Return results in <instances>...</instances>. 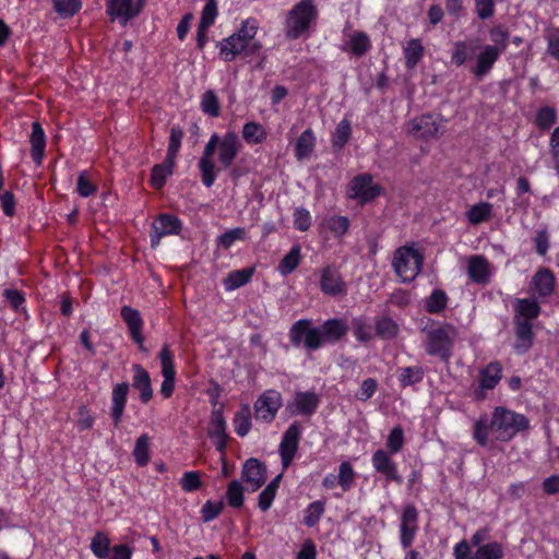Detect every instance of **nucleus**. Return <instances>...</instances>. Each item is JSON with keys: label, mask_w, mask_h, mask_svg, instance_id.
Returning <instances> with one entry per match:
<instances>
[{"label": "nucleus", "mask_w": 559, "mask_h": 559, "mask_svg": "<svg viewBox=\"0 0 559 559\" xmlns=\"http://www.w3.org/2000/svg\"><path fill=\"white\" fill-rule=\"evenodd\" d=\"M352 134V124L349 120L343 119L335 128L332 135V146L335 151H340L348 142Z\"/></svg>", "instance_id": "35"}, {"label": "nucleus", "mask_w": 559, "mask_h": 559, "mask_svg": "<svg viewBox=\"0 0 559 559\" xmlns=\"http://www.w3.org/2000/svg\"><path fill=\"white\" fill-rule=\"evenodd\" d=\"M514 320L515 343L514 349L520 353H526L533 345L534 332L532 322H526L524 319Z\"/></svg>", "instance_id": "17"}, {"label": "nucleus", "mask_w": 559, "mask_h": 559, "mask_svg": "<svg viewBox=\"0 0 559 559\" xmlns=\"http://www.w3.org/2000/svg\"><path fill=\"white\" fill-rule=\"evenodd\" d=\"M490 40L493 45H490L492 48H496L498 52L502 53L506 51L508 47L509 32L507 28L502 26H495L489 31Z\"/></svg>", "instance_id": "51"}, {"label": "nucleus", "mask_w": 559, "mask_h": 559, "mask_svg": "<svg viewBox=\"0 0 559 559\" xmlns=\"http://www.w3.org/2000/svg\"><path fill=\"white\" fill-rule=\"evenodd\" d=\"M282 405L281 394L270 390L259 396L254 403V415L258 420L270 423L274 419Z\"/></svg>", "instance_id": "8"}, {"label": "nucleus", "mask_w": 559, "mask_h": 559, "mask_svg": "<svg viewBox=\"0 0 559 559\" xmlns=\"http://www.w3.org/2000/svg\"><path fill=\"white\" fill-rule=\"evenodd\" d=\"M490 428L497 433V439L506 442L516 433L527 430L530 420L526 416L506 407H496L492 413Z\"/></svg>", "instance_id": "3"}, {"label": "nucleus", "mask_w": 559, "mask_h": 559, "mask_svg": "<svg viewBox=\"0 0 559 559\" xmlns=\"http://www.w3.org/2000/svg\"><path fill=\"white\" fill-rule=\"evenodd\" d=\"M424 56V47L419 39L414 38L408 40L404 49L405 66L407 69H413L417 66Z\"/></svg>", "instance_id": "34"}, {"label": "nucleus", "mask_w": 559, "mask_h": 559, "mask_svg": "<svg viewBox=\"0 0 559 559\" xmlns=\"http://www.w3.org/2000/svg\"><path fill=\"white\" fill-rule=\"evenodd\" d=\"M148 441L147 435H141L135 442L133 455L139 466H145L150 461Z\"/></svg>", "instance_id": "49"}, {"label": "nucleus", "mask_w": 559, "mask_h": 559, "mask_svg": "<svg viewBox=\"0 0 559 559\" xmlns=\"http://www.w3.org/2000/svg\"><path fill=\"white\" fill-rule=\"evenodd\" d=\"M399 332L397 324L388 317L380 318L376 321V335L383 340H391Z\"/></svg>", "instance_id": "45"}, {"label": "nucleus", "mask_w": 559, "mask_h": 559, "mask_svg": "<svg viewBox=\"0 0 559 559\" xmlns=\"http://www.w3.org/2000/svg\"><path fill=\"white\" fill-rule=\"evenodd\" d=\"M134 374L132 379V386L140 391V400L146 404L153 396V389L148 372L139 364L132 367Z\"/></svg>", "instance_id": "19"}, {"label": "nucleus", "mask_w": 559, "mask_h": 559, "mask_svg": "<svg viewBox=\"0 0 559 559\" xmlns=\"http://www.w3.org/2000/svg\"><path fill=\"white\" fill-rule=\"evenodd\" d=\"M320 286L324 294L332 296H336L345 292L344 283L338 272L331 267H326L323 270Z\"/></svg>", "instance_id": "24"}, {"label": "nucleus", "mask_w": 559, "mask_h": 559, "mask_svg": "<svg viewBox=\"0 0 559 559\" xmlns=\"http://www.w3.org/2000/svg\"><path fill=\"white\" fill-rule=\"evenodd\" d=\"M467 273L474 283L487 284L490 276L488 260L483 255H472L468 260Z\"/></svg>", "instance_id": "21"}, {"label": "nucleus", "mask_w": 559, "mask_h": 559, "mask_svg": "<svg viewBox=\"0 0 559 559\" xmlns=\"http://www.w3.org/2000/svg\"><path fill=\"white\" fill-rule=\"evenodd\" d=\"M409 132L419 138H432L440 133V127L431 115H423L409 123Z\"/></svg>", "instance_id": "20"}, {"label": "nucleus", "mask_w": 559, "mask_h": 559, "mask_svg": "<svg viewBox=\"0 0 559 559\" xmlns=\"http://www.w3.org/2000/svg\"><path fill=\"white\" fill-rule=\"evenodd\" d=\"M300 435L301 430L298 423L292 424L284 432L280 444V455L284 467H287L292 463L298 450Z\"/></svg>", "instance_id": "11"}, {"label": "nucleus", "mask_w": 559, "mask_h": 559, "mask_svg": "<svg viewBox=\"0 0 559 559\" xmlns=\"http://www.w3.org/2000/svg\"><path fill=\"white\" fill-rule=\"evenodd\" d=\"M240 141L236 133L224 135L218 147V159L223 169L229 168L240 150Z\"/></svg>", "instance_id": "15"}, {"label": "nucleus", "mask_w": 559, "mask_h": 559, "mask_svg": "<svg viewBox=\"0 0 559 559\" xmlns=\"http://www.w3.org/2000/svg\"><path fill=\"white\" fill-rule=\"evenodd\" d=\"M181 230V222L171 214H160L152 225L151 246L157 247L160 239L167 235H177Z\"/></svg>", "instance_id": "10"}, {"label": "nucleus", "mask_w": 559, "mask_h": 559, "mask_svg": "<svg viewBox=\"0 0 559 559\" xmlns=\"http://www.w3.org/2000/svg\"><path fill=\"white\" fill-rule=\"evenodd\" d=\"M55 11L62 17H71L76 14L81 8V0H51Z\"/></svg>", "instance_id": "47"}, {"label": "nucleus", "mask_w": 559, "mask_h": 559, "mask_svg": "<svg viewBox=\"0 0 559 559\" xmlns=\"http://www.w3.org/2000/svg\"><path fill=\"white\" fill-rule=\"evenodd\" d=\"M29 141L32 144L31 156L37 165H40L45 152L46 138L44 130L38 121H35L32 124V134Z\"/></svg>", "instance_id": "25"}, {"label": "nucleus", "mask_w": 559, "mask_h": 559, "mask_svg": "<svg viewBox=\"0 0 559 559\" xmlns=\"http://www.w3.org/2000/svg\"><path fill=\"white\" fill-rule=\"evenodd\" d=\"M372 466L378 473L382 474L388 481H394L399 485L403 483V477L397 473L396 464L385 451L377 450L373 453Z\"/></svg>", "instance_id": "14"}, {"label": "nucleus", "mask_w": 559, "mask_h": 559, "mask_svg": "<svg viewBox=\"0 0 559 559\" xmlns=\"http://www.w3.org/2000/svg\"><path fill=\"white\" fill-rule=\"evenodd\" d=\"M448 305V296L442 289H435L426 299V310L429 313H440Z\"/></svg>", "instance_id": "44"}, {"label": "nucleus", "mask_w": 559, "mask_h": 559, "mask_svg": "<svg viewBox=\"0 0 559 559\" xmlns=\"http://www.w3.org/2000/svg\"><path fill=\"white\" fill-rule=\"evenodd\" d=\"M500 55L501 53L498 52L496 48H492L490 45H485L477 56L476 66L472 70L473 74L478 79L488 74Z\"/></svg>", "instance_id": "18"}, {"label": "nucleus", "mask_w": 559, "mask_h": 559, "mask_svg": "<svg viewBox=\"0 0 559 559\" xmlns=\"http://www.w3.org/2000/svg\"><path fill=\"white\" fill-rule=\"evenodd\" d=\"M300 262V247L294 246L278 264V272L282 275H288L297 269Z\"/></svg>", "instance_id": "40"}, {"label": "nucleus", "mask_w": 559, "mask_h": 559, "mask_svg": "<svg viewBox=\"0 0 559 559\" xmlns=\"http://www.w3.org/2000/svg\"><path fill=\"white\" fill-rule=\"evenodd\" d=\"M207 435L211 439L222 437L226 433V420L223 415V409L214 408L211 414V420L207 428Z\"/></svg>", "instance_id": "36"}, {"label": "nucleus", "mask_w": 559, "mask_h": 559, "mask_svg": "<svg viewBox=\"0 0 559 559\" xmlns=\"http://www.w3.org/2000/svg\"><path fill=\"white\" fill-rule=\"evenodd\" d=\"M319 405V397L313 392H299L295 396L294 414L312 415Z\"/></svg>", "instance_id": "26"}, {"label": "nucleus", "mask_w": 559, "mask_h": 559, "mask_svg": "<svg viewBox=\"0 0 559 559\" xmlns=\"http://www.w3.org/2000/svg\"><path fill=\"white\" fill-rule=\"evenodd\" d=\"M243 486L239 480H231L225 493L226 501L229 507L239 509L243 506Z\"/></svg>", "instance_id": "39"}, {"label": "nucleus", "mask_w": 559, "mask_h": 559, "mask_svg": "<svg viewBox=\"0 0 559 559\" xmlns=\"http://www.w3.org/2000/svg\"><path fill=\"white\" fill-rule=\"evenodd\" d=\"M129 383L121 382L112 388L110 416L115 427H119L129 394Z\"/></svg>", "instance_id": "16"}, {"label": "nucleus", "mask_w": 559, "mask_h": 559, "mask_svg": "<svg viewBox=\"0 0 559 559\" xmlns=\"http://www.w3.org/2000/svg\"><path fill=\"white\" fill-rule=\"evenodd\" d=\"M403 443H404L403 429L400 426L394 427L388 436L386 447L389 448L390 452L392 454H394V453H397L402 449Z\"/></svg>", "instance_id": "57"}, {"label": "nucleus", "mask_w": 559, "mask_h": 559, "mask_svg": "<svg viewBox=\"0 0 559 559\" xmlns=\"http://www.w3.org/2000/svg\"><path fill=\"white\" fill-rule=\"evenodd\" d=\"M349 328L342 319H330L318 328L311 326V321L300 319L289 330V340L293 346L317 350L325 343H337L345 336Z\"/></svg>", "instance_id": "1"}, {"label": "nucleus", "mask_w": 559, "mask_h": 559, "mask_svg": "<svg viewBox=\"0 0 559 559\" xmlns=\"http://www.w3.org/2000/svg\"><path fill=\"white\" fill-rule=\"evenodd\" d=\"M224 509V502L223 501H206L204 506L202 507L201 513L202 519L204 522H210L217 518Z\"/></svg>", "instance_id": "60"}, {"label": "nucleus", "mask_w": 559, "mask_h": 559, "mask_svg": "<svg viewBox=\"0 0 559 559\" xmlns=\"http://www.w3.org/2000/svg\"><path fill=\"white\" fill-rule=\"evenodd\" d=\"M337 478L344 491L350 488L354 481V469L348 462L341 463Z\"/></svg>", "instance_id": "61"}, {"label": "nucleus", "mask_w": 559, "mask_h": 559, "mask_svg": "<svg viewBox=\"0 0 559 559\" xmlns=\"http://www.w3.org/2000/svg\"><path fill=\"white\" fill-rule=\"evenodd\" d=\"M492 205L488 202H480L473 205L467 212V219L472 224H480L490 218Z\"/></svg>", "instance_id": "42"}, {"label": "nucleus", "mask_w": 559, "mask_h": 559, "mask_svg": "<svg viewBox=\"0 0 559 559\" xmlns=\"http://www.w3.org/2000/svg\"><path fill=\"white\" fill-rule=\"evenodd\" d=\"M557 122V112L552 107L544 106L536 115V124L542 130H547Z\"/></svg>", "instance_id": "53"}, {"label": "nucleus", "mask_w": 559, "mask_h": 559, "mask_svg": "<svg viewBox=\"0 0 559 559\" xmlns=\"http://www.w3.org/2000/svg\"><path fill=\"white\" fill-rule=\"evenodd\" d=\"M110 539L103 533L97 532L91 543V550L99 559H106L109 556Z\"/></svg>", "instance_id": "46"}, {"label": "nucleus", "mask_w": 559, "mask_h": 559, "mask_svg": "<svg viewBox=\"0 0 559 559\" xmlns=\"http://www.w3.org/2000/svg\"><path fill=\"white\" fill-rule=\"evenodd\" d=\"M456 330L451 324H443L426 331L425 350L430 356H437L448 362L453 353V342Z\"/></svg>", "instance_id": "4"}, {"label": "nucleus", "mask_w": 559, "mask_h": 559, "mask_svg": "<svg viewBox=\"0 0 559 559\" xmlns=\"http://www.w3.org/2000/svg\"><path fill=\"white\" fill-rule=\"evenodd\" d=\"M424 258L419 251L409 246L400 247L395 252L392 266L404 283L417 277L423 267Z\"/></svg>", "instance_id": "5"}, {"label": "nucleus", "mask_w": 559, "mask_h": 559, "mask_svg": "<svg viewBox=\"0 0 559 559\" xmlns=\"http://www.w3.org/2000/svg\"><path fill=\"white\" fill-rule=\"evenodd\" d=\"M532 284L542 298L548 297L555 289V276L549 269L542 267L533 276Z\"/></svg>", "instance_id": "23"}, {"label": "nucleus", "mask_w": 559, "mask_h": 559, "mask_svg": "<svg viewBox=\"0 0 559 559\" xmlns=\"http://www.w3.org/2000/svg\"><path fill=\"white\" fill-rule=\"evenodd\" d=\"M241 479L252 491L258 490L266 480V466L258 459H248L241 469Z\"/></svg>", "instance_id": "12"}, {"label": "nucleus", "mask_w": 559, "mask_h": 559, "mask_svg": "<svg viewBox=\"0 0 559 559\" xmlns=\"http://www.w3.org/2000/svg\"><path fill=\"white\" fill-rule=\"evenodd\" d=\"M477 47L471 40H459L454 43L451 61L455 66H462L475 53Z\"/></svg>", "instance_id": "30"}, {"label": "nucleus", "mask_w": 559, "mask_h": 559, "mask_svg": "<svg viewBox=\"0 0 559 559\" xmlns=\"http://www.w3.org/2000/svg\"><path fill=\"white\" fill-rule=\"evenodd\" d=\"M217 16V2L216 0H207L205 3L199 24H203V27H210L213 25Z\"/></svg>", "instance_id": "58"}, {"label": "nucleus", "mask_w": 559, "mask_h": 559, "mask_svg": "<svg viewBox=\"0 0 559 559\" xmlns=\"http://www.w3.org/2000/svg\"><path fill=\"white\" fill-rule=\"evenodd\" d=\"M326 226L335 237H342L348 230L349 221L346 216H332L326 221Z\"/></svg>", "instance_id": "56"}, {"label": "nucleus", "mask_w": 559, "mask_h": 559, "mask_svg": "<svg viewBox=\"0 0 559 559\" xmlns=\"http://www.w3.org/2000/svg\"><path fill=\"white\" fill-rule=\"evenodd\" d=\"M372 176L369 174L356 176L350 183L353 199H358L360 203L374 200L381 193V187L372 183Z\"/></svg>", "instance_id": "9"}, {"label": "nucleus", "mask_w": 559, "mask_h": 559, "mask_svg": "<svg viewBox=\"0 0 559 559\" xmlns=\"http://www.w3.org/2000/svg\"><path fill=\"white\" fill-rule=\"evenodd\" d=\"M96 190L97 187L88 179L86 171H82L78 177V193L83 198H87L93 195Z\"/></svg>", "instance_id": "59"}, {"label": "nucleus", "mask_w": 559, "mask_h": 559, "mask_svg": "<svg viewBox=\"0 0 559 559\" xmlns=\"http://www.w3.org/2000/svg\"><path fill=\"white\" fill-rule=\"evenodd\" d=\"M547 52L555 59L559 60V27L551 28L546 34Z\"/></svg>", "instance_id": "63"}, {"label": "nucleus", "mask_w": 559, "mask_h": 559, "mask_svg": "<svg viewBox=\"0 0 559 559\" xmlns=\"http://www.w3.org/2000/svg\"><path fill=\"white\" fill-rule=\"evenodd\" d=\"M318 17L314 0H300L287 13L285 19V37L290 40L308 35L311 24Z\"/></svg>", "instance_id": "2"}, {"label": "nucleus", "mask_w": 559, "mask_h": 559, "mask_svg": "<svg viewBox=\"0 0 559 559\" xmlns=\"http://www.w3.org/2000/svg\"><path fill=\"white\" fill-rule=\"evenodd\" d=\"M246 239V229L236 227L227 230L218 237V245L224 249H229L237 240Z\"/></svg>", "instance_id": "55"}, {"label": "nucleus", "mask_w": 559, "mask_h": 559, "mask_svg": "<svg viewBox=\"0 0 559 559\" xmlns=\"http://www.w3.org/2000/svg\"><path fill=\"white\" fill-rule=\"evenodd\" d=\"M181 487L187 492L198 490L201 486L200 473L198 472H186L180 480Z\"/></svg>", "instance_id": "62"}, {"label": "nucleus", "mask_w": 559, "mask_h": 559, "mask_svg": "<svg viewBox=\"0 0 559 559\" xmlns=\"http://www.w3.org/2000/svg\"><path fill=\"white\" fill-rule=\"evenodd\" d=\"M503 556V546L498 542H492L479 546L473 555V559H502Z\"/></svg>", "instance_id": "37"}, {"label": "nucleus", "mask_w": 559, "mask_h": 559, "mask_svg": "<svg viewBox=\"0 0 559 559\" xmlns=\"http://www.w3.org/2000/svg\"><path fill=\"white\" fill-rule=\"evenodd\" d=\"M175 162L165 158L162 164L155 165L151 173V183L155 189H162L168 176L174 171Z\"/></svg>", "instance_id": "28"}, {"label": "nucleus", "mask_w": 559, "mask_h": 559, "mask_svg": "<svg viewBox=\"0 0 559 559\" xmlns=\"http://www.w3.org/2000/svg\"><path fill=\"white\" fill-rule=\"evenodd\" d=\"M200 105L202 111L211 117H218L221 114V105L218 97L212 90L206 91L202 95Z\"/></svg>", "instance_id": "48"}, {"label": "nucleus", "mask_w": 559, "mask_h": 559, "mask_svg": "<svg viewBox=\"0 0 559 559\" xmlns=\"http://www.w3.org/2000/svg\"><path fill=\"white\" fill-rule=\"evenodd\" d=\"M235 431L238 436L245 437L251 429V412L248 405H242L234 418Z\"/></svg>", "instance_id": "38"}, {"label": "nucleus", "mask_w": 559, "mask_h": 559, "mask_svg": "<svg viewBox=\"0 0 559 559\" xmlns=\"http://www.w3.org/2000/svg\"><path fill=\"white\" fill-rule=\"evenodd\" d=\"M162 374L164 379H175L176 370L173 362V355L168 345H164L159 353Z\"/></svg>", "instance_id": "54"}, {"label": "nucleus", "mask_w": 559, "mask_h": 559, "mask_svg": "<svg viewBox=\"0 0 559 559\" xmlns=\"http://www.w3.org/2000/svg\"><path fill=\"white\" fill-rule=\"evenodd\" d=\"M324 510L325 503L323 501L318 500L310 503L305 511L304 523L309 527H313L319 523Z\"/></svg>", "instance_id": "50"}, {"label": "nucleus", "mask_w": 559, "mask_h": 559, "mask_svg": "<svg viewBox=\"0 0 559 559\" xmlns=\"http://www.w3.org/2000/svg\"><path fill=\"white\" fill-rule=\"evenodd\" d=\"M145 0H107V13L111 20L119 19L126 25L140 14Z\"/></svg>", "instance_id": "7"}, {"label": "nucleus", "mask_w": 559, "mask_h": 559, "mask_svg": "<svg viewBox=\"0 0 559 559\" xmlns=\"http://www.w3.org/2000/svg\"><path fill=\"white\" fill-rule=\"evenodd\" d=\"M221 141L222 140L219 139L217 133L212 134L199 160L201 180L206 188L212 187L216 179V167L213 160V155L215 153L216 147H219Z\"/></svg>", "instance_id": "6"}, {"label": "nucleus", "mask_w": 559, "mask_h": 559, "mask_svg": "<svg viewBox=\"0 0 559 559\" xmlns=\"http://www.w3.org/2000/svg\"><path fill=\"white\" fill-rule=\"evenodd\" d=\"M245 48L246 41H243L239 36L233 34L222 43L221 55L224 60L231 61L237 55L243 52Z\"/></svg>", "instance_id": "29"}, {"label": "nucleus", "mask_w": 559, "mask_h": 559, "mask_svg": "<svg viewBox=\"0 0 559 559\" xmlns=\"http://www.w3.org/2000/svg\"><path fill=\"white\" fill-rule=\"evenodd\" d=\"M314 147V135L311 129L305 130L297 140L295 155L297 159L308 158Z\"/></svg>", "instance_id": "31"}, {"label": "nucleus", "mask_w": 559, "mask_h": 559, "mask_svg": "<svg viewBox=\"0 0 559 559\" xmlns=\"http://www.w3.org/2000/svg\"><path fill=\"white\" fill-rule=\"evenodd\" d=\"M183 130L179 127H173L170 130L169 136V145L167 150V155L165 158L175 162L176 156L181 146V140L183 139Z\"/></svg>", "instance_id": "52"}, {"label": "nucleus", "mask_w": 559, "mask_h": 559, "mask_svg": "<svg viewBox=\"0 0 559 559\" xmlns=\"http://www.w3.org/2000/svg\"><path fill=\"white\" fill-rule=\"evenodd\" d=\"M425 370L421 366L403 367L397 369L401 388L415 385L423 381Z\"/></svg>", "instance_id": "27"}, {"label": "nucleus", "mask_w": 559, "mask_h": 559, "mask_svg": "<svg viewBox=\"0 0 559 559\" xmlns=\"http://www.w3.org/2000/svg\"><path fill=\"white\" fill-rule=\"evenodd\" d=\"M514 319H524L532 322L540 314L542 308L534 298L515 299L514 301Z\"/></svg>", "instance_id": "22"}, {"label": "nucleus", "mask_w": 559, "mask_h": 559, "mask_svg": "<svg viewBox=\"0 0 559 559\" xmlns=\"http://www.w3.org/2000/svg\"><path fill=\"white\" fill-rule=\"evenodd\" d=\"M121 318L126 322L132 340L139 345L141 352H147L143 342L142 328L143 320L140 312L130 306H123L120 311Z\"/></svg>", "instance_id": "13"}, {"label": "nucleus", "mask_w": 559, "mask_h": 559, "mask_svg": "<svg viewBox=\"0 0 559 559\" xmlns=\"http://www.w3.org/2000/svg\"><path fill=\"white\" fill-rule=\"evenodd\" d=\"M501 371L499 362H490L480 372V386L486 390L493 389L501 379Z\"/></svg>", "instance_id": "32"}, {"label": "nucleus", "mask_w": 559, "mask_h": 559, "mask_svg": "<svg viewBox=\"0 0 559 559\" xmlns=\"http://www.w3.org/2000/svg\"><path fill=\"white\" fill-rule=\"evenodd\" d=\"M242 138L248 143L258 144L265 140L266 133L262 124L252 121L243 126Z\"/></svg>", "instance_id": "41"}, {"label": "nucleus", "mask_w": 559, "mask_h": 559, "mask_svg": "<svg viewBox=\"0 0 559 559\" xmlns=\"http://www.w3.org/2000/svg\"><path fill=\"white\" fill-rule=\"evenodd\" d=\"M253 275V269L247 267L230 272L224 280V285L227 290H234L246 285Z\"/></svg>", "instance_id": "33"}, {"label": "nucleus", "mask_w": 559, "mask_h": 559, "mask_svg": "<svg viewBox=\"0 0 559 559\" xmlns=\"http://www.w3.org/2000/svg\"><path fill=\"white\" fill-rule=\"evenodd\" d=\"M348 45L350 52L357 57L365 55L371 47L370 39L364 32H355Z\"/></svg>", "instance_id": "43"}, {"label": "nucleus", "mask_w": 559, "mask_h": 559, "mask_svg": "<svg viewBox=\"0 0 559 559\" xmlns=\"http://www.w3.org/2000/svg\"><path fill=\"white\" fill-rule=\"evenodd\" d=\"M258 31V22L254 19H248L242 22L240 29L235 35L243 41L252 40Z\"/></svg>", "instance_id": "64"}]
</instances>
